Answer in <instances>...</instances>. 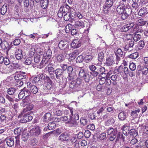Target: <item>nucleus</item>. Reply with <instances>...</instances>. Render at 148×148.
<instances>
[{
  "instance_id": "39",
  "label": "nucleus",
  "mask_w": 148,
  "mask_h": 148,
  "mask_svg": "<svg viewBox=\"0 0 148 148\" xmlns=\"http://www.w3.org/2000/svg\"><path fill=\"white\" fill-rule=\"evenodd\" d=\"M130 135L132 136L133 137H135L138 134L137 132L135 129H132L130 130Z\"/></svg>"
},
{
  "instance_id": "6",
  "label": "nucleus",
  "mask_w": 148,
  "mask_h": 148,
  "mask_svg": "<svg viewBox=\"0 0 148 148\" xmlns=\"http://www.w3.org/2000/svg\"><path fill=\"white\" fill-rule=\"evenodd\" d=\"M31 113V112H29L25 113V115H21L23 116V118L20 120V122L21 123H23L28 122L31 121L33 119L32 116L29 115Z\"/></svg>"
},
{
  "instance_id": "36",
  "label": "nucleus",
  "mask_w": 148,
  "mask_h": 148,
  "mask_svg": "<svg viewBox=\"0 0 148 148\" xmlns=\"http://www.w3.org/2000/svg\"><path fill=\"white\" fill-rule=\"evenodd\" d=\"M125 8H123L118 6L116 8V11L119 14H121L122 15L123 13L124 12V10Z\"/></svg>"
},
{
  "instance_id": "29",
  "label": "nucleus",
  "mask_w": 148,
  "mask_h": 148,
  "mask_svg": "<svg viewBox=\"0 0 148 148\" xmlns=\"http://www.w3.org/2000/svg\"><path fill=\"white\" fill-rule=\"evenodd\" d=\"M31 94H36L38 92L39 88L34 85L31 88H29Z\"/></svg>"
},
{
  "instance_id": "37",
  "label": "nucleus",
  "mask_w": 148,
  "mask_h": 148,
  "mask_svg": "<svg viewBox=\"0 0 148 148\" xmlns=\"http://www.w3.org/2000/svg\"><path fill=\"white\" fill-rule=\"evenodd\" d=\"M104 53L101 51L98 54V59L99 61L102 62L103 61L104 57Z\"/></svg>"
},
{
  "instance_id": "17",
  "label": "nucleus",
  "mask_w": 148,
  "mask_h": 148,
  "mask_svg": "<svg viewBox=\"0 0 148 148\" xmlns=\"http://www.w3.org/2000/svg\"><path fill=\"white\" fill-rule=\"evenodd\" d=\"M127 44L125 45L124 47V49L126 50H129L130 48L133 47L134 46V42L132 40H130V41H128Z\"/></svg>"
},
{
  "instance_id": "12",
  "label": "nucleus",
  "mask_w": 148,
  "mask_h": 148,
  "mask_svg": "<svg viewBox=\"0 0 148 148\" xmlns=\"http://www.w3.org/2000/svg\"><path fill=\"white\" fill-rule=\"evenodd\" d=\"M81 41L80 40L75 39L71 43V46L72 47L74 48H79L81 46Z\"/></svg>"
},
{
  "instance_id": "31",
  "label": "nucleus",
  "mask_w": 148,
  "mask_h": 148,
  "mask_svg": "<svg viewBox=\"0 0 148 148\" xmlns=\"http://www.w3.org/2000/svg\"><path fill=\"white\" fill-rule=\"evenodd\" d=\"M123 71V67L122 66H120L118 68L116 69L114 71V73L117 75L119 73H122Z\"/></svg>"
},
{
  "instance_id": "18",
  "label": "nucleus",
  "mask_w": 148,
  "mask_h": 148,
  "mask_svg": "<svg viewBox=\"0 0 148 148\" xmlns=\"http://www.w3.org/2000/svg\"><path fill=\"white\" fill-rule=\"evenodd\" d=\"M39 79L40 81L44 82L45 83H46L50 79L49 77L44 74H41L39 76Z\"/></svg>"
},
{
  "instance_id": "50",
  "label": "nucleus",
  "mask_w": 148,
  "mask_h": 148,
  "mask_svg": "<svg viewBox=\"0 0 148 148\" xmlns=\"http://www.w3.org/2000/svg\"><path fill=\"white\" fill-rule=\"evenodd\" d=\"M129 67L130 70L132 71H134L136 69V65L133 62L130 63Z\"/></svg>"
},
{
  "instance_id": "10",
  "label": "nucleus",
  "mask_w": 148,
  "mask_h": 148,
  "mask_svg": "<svg viewBox=\"0 0 148 148\" xmlns=\"http://www.w3.org/2000/svg\"><path fill=\"white\" fill-rule=\"evenodd\" d=\"M62 10L63 11L64 14H67V13L71 12L72 10H73L72 6L67 4H65L62 5L60 7Z\"/></svg>"
},
{
  "instance_id": "57",
  "label": "nucleus",
  "mask_w": 148,
  "mask_h": 148,
  "mask_svg": "<svg viewBox=\"0 0 148 148\" xmlns=\"http://www.w3.org/2000/svg\"><path fill=\"white\" fill-rule=\"evenodd\" d=\"M84 58L82 55L79 56L76 59V61L77 62H82Z\"/></svg>"
},
{
  "instance_id": "48",
  "label": "nucleus",
  "mask_w": 148,
  "mask_h": 148,
  "mask_svg": "<svg viewBox=\"0 0 148 148\" xmlns=\"http://www.w3.org/2000/svg\"><path fill=\"white\" fill-rule=\"evenodd\" d=\"M138 56L137 52H135L131 54L129 56V58L132 59H135L137 58Z\"/></svg>"
},
{
  "instance_id": "26",
  "label": "nucleus",
  "mask_w": 148,
  "mask_h": 148,
  "mask_svg": "<svg viewBox=\"0 0 148 148\" xmlns=\"http://www.w3.org/2000/svg\"><path fill=\"white\" fill-rule=\"evenodd\" d=\"M49 3L48 0H41L40 1L41 6L43 9H46L47 8Z\"/></svg>"
},
{
  "instance_id": "15",
  "label": "nucleus",
  "mask_w": 148,
  "mask_h": 148,
  "mask_svg": "<svg viewBox=\"0 0 148 148\" xmlns=\"http://www.w3.org/2000/svg\"><path fill=\"white\" fill-rule=\"evenodd\" d=\"M70 135L66 132H64L60 135L59 139L62 141L69 140Z\"/></svg>"
},
{
  "instance_id": "14",
  "label": "nucleus",
  "mask_w": 148,
  "mask_h": 148,
  "mask_svg": "<svg viewBox=\"0 0 148 148\" xmlns=\"http://www.w3.org/2000/svg\"><path fill=\"white\" fill-rule=\"evenodd\" d=\"M52 55L45 54V55L43 56L42 60L40 64L41 66L43 67V66H45L47 63L49 59L50 58Z\"/></svg>"
},
{
  "instance_id": "38",
  "label": "nucleus",
  "mask_w": 148,
  "mask_h": 148,
  "mask_svg": "<svg viewBox=\"0 0 148 148\" xmlns=\"http://www.w3.org/2000/svg\"><path fill=\"white\" fill-rule=\"evenodd\" d=\"M141 36L139 34H134L133 38L134 41L136 42L139 40L141 38Z\"/></svg>"
},
{
  "instance_id": "20",
  "label": "nucleus",
  "mask_w": 148,
  "mask_h": 148,
  "mask_svg": "<svg viewBox=\"0 0 148 148\" xmlns=\"http://www.w3.org/2000/svg\"><path fill=\"white\" fill-rule=\"evenodd\" d=\"M46 87L48 90H53V89L54 84L52 80L50 79L46 83Z\"/></svg>"
},
{
  "instance_id": "61",
  "label": "nucleus",
  "mask_w": 148,
  "mask_h": 148,
  "mask_svg": "<svg viewBox=\"0 0 148 148\" xmlns=\"http://www.w3.org/2000/svg\"><path fill=\"white\" fill-rule=\"evenodd\" d=\"M3 62L5 65H8L10 64V61L8 58L5 57L4 58Z\"/></svg>"
},
{
  "instance_id": "34",
  "label": "nucleus",
  "mask_w": 148,
  "mask_h": 148,
  "mask_svg": "<svg viewBox=\"0 0 148 148\" xmlns=\"http://www.w3.org/2000/svg\"><path fill=\"white\" fill-rule=\"evenodd\" d=\"M79 53V51L77 50H75L69 54V56L70 57L75 59L76 56Z\"/></svg>"
},
{
  "instance_id": "4",
  "label": "nucleus",
  "mask_w": 148,
  "mask_h": 148,
  "mask_svg": "<svg viewBox=\"0 0 148 148\" xmlns=\"http://www.w3.org/2000/svg\"><path fill=\"white\" fill-rule=\"evenodd\" d=\"M82 80L79 78H77L75 80L71 81L69 84V87L73 89H77L80 87L82 83Z\"/></svg>"
},
{
  "instance_id": "7",
  "label": "nucleus",
  "mask_w": 148,
  "mask_h": 148,
  "mask_svg": "<svg viewBox=\"0 0 148 148\" xmlns=\"http://www.w3.org/2000/svg\"><path fill=\"white\" fill-rule=\"evenodd\" d=\"M26 75L25 73L20 71L16 72L15 74L14 78L16 80H20L26 79Z\"/></svg>"
},
{
  "instance_id": "8",
  "label": "nucleus",
  "mask_w": 148,
  "mask_h": 148,
  "mask_svg": "<svg viewBox=\"0 0 148 148\" xmlns=\"http://www.w3.org/2000/svg\"><path fill=\"white\" fill-rule=\"evenodd\" d=\"M132 12V10L131 8H125L124 12L121 16L122 19L125 20L129 16L131 15Z\"/></svg>"
},
{
  "instance_id": "40",
  "label": "nucleus",
  "mask_w": 148,
  "mask_h": 148,
  "mask_svg": "<svg viewBox=\"0 0 148 148\" xmlns=\"http://www.w3.org/2000/svg\"><path fill=\"white\" fill-rule=\"evenodd\" d=\"M22 129V128L20 127L16 128L14 130V134L19 136L21 134Z\"/></svg>"
},
{
  "instance_id": "9",
  "label": "nucleus",
  "mask_w": 148,
  "mask_h": 148,
  "mask_svg": "<svg viewBox=\"0 0 148 148\" xmlns=\"http://www.w3.org/2000/svg\"><path fill=\"white\" fill-rule=\"evenodd\" d=\"M41 130L39 126H36L30 130L31 135L34 136H38L41 133Z\"/></svg>"
},
{
  "instance_id": "23",
  "label": "nucleus",
  "mask_w": 148,
  "mask_h": 148,
  "mask_svg": "<svg viewBox=\"0 0 148 148\" xmlns=\"http://www.w3.org/2000/svg\"><path fill=\"white\" fill-rule=\"evenodd\" d=\"M51 119V114L50 113L45 114L43 120L46 122H48Z\"/></svg>"
},
{
  "instance_id": "58",
  "label": "nucleus",
  "mask_w": 148,
  "mask_h": 148,
  "mask_svg": "<svg viewBox=\"0 0 148 148\" xmlns=\"http://www.w3.org/2000/svg\"><path fill=\"white\" fill-rule=\"evenodd\" d=\"M63 112L62 110H57L54 112V114L58 116H60L62 114Z\"/></svg>"
},
{
  "instance_id": "55",
  "label": "nucleus",
  "mask_w": 148,
  "mask_h": 148,
  "mask_svg": "<svg viewBox=\"0 0 148 148\" xmlns=\"http://www.w3.org/2000/svg\"><path fill=\"white\" fill-rule=\"evenodd\" d=\"M72 25L70 24L67 25L65 27V30L66 33H67L71 29Z\"/></svg>"
},
{
  "instance_id": "54",
  "label": "nucleus",
  "mask_w": 148,
  "mask_h": 148,
  "mask_svg": "<svg viewBox=\"0 0 148 148\" xmlns=\"http://www.w3.org/2000/svg\"><path fill=\"white\" fill-rule=\"evenodd\" d=\"M40 55H37L36 56H35L34 57V62L36 63L39 62L40 61Z\"/></svg>"
},
{
  "instance_id": "42",
  "label": "nucleus",
  "mask_w": 148,
  "mask_h": 148,
  "mask_svg": "<svg viewBox=\"0 0 148 148\" xmlns=\"http://www.w3.org/2000/svg\"><path fill=\"white\" fill-rule=\"evenodd\" d=\"M80 122L82 125L83 126H85L87 125L88 120L82 117L80 119Z\"/></svg>"
},
{
  "instance_id": "28",
  "label": "nucleus",
  "mask_w": 148,
  "mask_h": 148,
  "mask_svg": "<svg viewBox=\"0 0 148 148\" xmlns=\"http://www.w3.org/2000/svg\"><path fill=\"white\" fill-rule=\"evenodd\" d=\"M7 6L6 5H3L0 9V12L1 14L4 15L7 12Z\"/></svg>"
},
{
  "instance_id": "59",
  "label": "nucleus",
  "mask_w": 148,
  "mask_h": 148,
  "mask_svg": "<svg viewBox=\"0 0 148 148\" xmlns=\"http://www.w3.org/2000/svg\"><path fill=\"white\" fill-rule=\"evenodd\" d=\"M32 59L29 58L26 59L25 62V64L26 65H29L31 64L32 63Z\"/></svg>"
},
{
  "instance_id": "2",
  "label": "nucleus",
  "mask_w": 148,
  "mask_h": 148,
  "mask_svg": "<svg viewBox=\"0 0 148 148\" xmlns=\"http://www.w3.org/2000/svg\"><path fill=\"white\" fill-rule=\"evenodd\" d=\"M27 103L26 101L25 100H22L21 104L23 107H25L26 105H27V106L25 108L23 109L22 112L21 114V115H25V113H26L29 112H30V111L34 107L33 104L31 103H29L28 104H27Z\"/></svg>"
},
{
  "instance_id": "16",
  "label": "nucleus",
  "mask_w": 148,
  "mask_h": 148,
  "mask_svg": "<svg viewBox=\"0 0 148 148\" xmlns=\"http://www.w3.org/2000/svg\"><path fill=\"white\" fill-rule=\"evenodd\" d=\"M15 56L17 60H21L23 57L22 51V50L17 49L15 51Z\"/></svg>"
},
{
  "instance_id": "32",
  "label": "nucleus",
  "mask_w": 148,
  "mask_h": 148,
  "mask_svg": "<svg viewBox=\"0 0 148 148\" xmlns=\"http://www.w3.org/2000/svg\"><path fill=\"white\" fill-rule=\"evenodd\" d=\"M92 59V56L90 55H86L84 58V60L86 63L90 62Z\"/></svg>"
},
{
  "instance_id": "5",
  "label": "nucleus",
  "mask_w": 148,
  "mask_h": 148,
  "mask_svg": "<svg viewBox=\"0 0 148 148\" xmlns=\"http://www.w3.org/2000/svg\"><path fill=\"white\" fill-rule=\"evenodd\" d=\"M58 46L59 48L64 51H67L69 49V45L65 40H61L59 43Z\"/></svg>"
},
{
  "instance_id": "35",
  "label": "nucleus",
  "mask_w": 148,
  "mask_h": 148,
  "mask_svg": "<svg viewBox=\"0 0 148 148\" xmlns=\"http://www.w3.org/2000/svg\"><path fill=\"white\" fill-rule=\"evenodd\" d=\"M148 11L145 8H142L140 9L138 12V15H139L141 16L143 15Z\"/></svg>"
},
{
  "instance_id": "43",
  "label": "nucleus",
  "mask_w": 148,
  "mask_h": 148,
  "mask_svg": "<svg viewBox=\"0 0 148 148\" xmlns=\"http://www.w3.org/2000/svg\"><path fill=\"white\" fill-rule=\"evenodd\" d=\"M115 55H119L121 57H123L124 55L123 51L120 49H118L116 51V53H115Z\"/></svg>"
},
{
  "instance_id": "13",
  "label": "nucleus",
  "mask_w": 148,
  "mask_h": 148,
  "mask_svg": "<svg viewBox=\"0 0 148 148\" xmlns=\"http://www.w3.org/2000/svg\"><path fill=\"white\" fill-rule=\"evenodd\" d=\"M115 63L114 58L112 56H109L106 58L105 64L107 66H110Z\"/></svg>"
},
{
  "instance_id": "63",
  "label": "nucleus",
  "mask_w": 148,
  "mask_h": 148,
  "mask_svg": "<svg viewBox=\"0 0 148 148\" xmlns=\"http://www.w3.org/2000/svg\"><path fill=\"white\" fill-rule=\"evenodd\" d=\"M61 9H60V8L58 13V15L60 18H62L64 14L63 11Z\"/></svg>"
},
{
  "instance_id": "56",
  "label": "nucleus",
  "mask_w": 148,
  "mask_h": 148,
  "mask_svg": "<svg viewBox=\"0 0 148 148\" xmlns=\"http://www.w3.org/2000/svg\"><path fill=\"white\" fill-rule=\"evenodd\" d=\"M91 133L90 131L88 130H86L84 133L85 137L87 138H89L91 135Z\"/></svg>"
},
{
  "instance_id": "24",
  "label": "nucleus",
  "mask_w": 148,
  "mask_h": 148,
  "mask_svg": "<svg viewBox=\"0 0 148 148\" xmlns=\"http://www.w3.org/2000/svg\"><path fill=\"white\" fill-rule=\"evenodd\" d=\"M1 46V48L4 50L6 49H10L9 44L8 42L6 41H2Z\"/></svg>"
},
{
  "instance_id": "64",
  "label": "nucleus",
  "mask_w": 148,
  "mask_h": 148,
  "mask_svg": "<svg viewBox=\"0 0 148 148\" xmlns=\"http://www.w3.org/2000/svg\"><path fill=\"white\" fill-rule=\"evenodd\" d=\"M106 133L104 132H103L99 135V137L100 139L103 140L106 138Z\"/></svg>"
},
{
  "instance_id": "27",
  "label": "nucleus",
  "mask_w": 148,
  "mask_h": 148,
  "mask_svg": "<svg viewBox=\"0 0 148 148\" xmlns=\"http://www.w3.org/2000/svg\"><path fill=\"white\" fill-rule=\"evenodd\" d=\"M118 117L120 120H124L126 118V113L124 112H120L119 114Z\"/></svg>"
},
{
  "instance_id": "19",
  "label": "nucleus",
  "mask_w": 148,
  "mask_h": 148,
  "mask_svg": "<svg viewBox=\"0 0 148 148\" xmlns=\"http://www.w3.org/2000/svg\"><path fill=\"white\" fill-rule=\"evenodd\" d=\"M106 133L108 135L111 134H117V131L116 129H114L112 127H110L106 131Z\"/></svg>"
},
{
  "instance_id": "44",
  "label": "nucleus",
  "mask_w": 148,
  "mask_h": 148,
  "mask_svg": "<svg viewBox=\"0 0 148 148\" xmlns=\"http://www.w3.org/2000/svg\"><path fill=\"white\" fill-rule=\"evenodd\" d=\"M29 89V88H27V87H24L23 88V90L24 91L26 96H29L31 94V92Z\"/></svg>"
},
{
  "instance_id": "49",
  "label": "nucleus",
  "mask_w": 148,
  "mask_h": 148,
  "mask_svg": "<svg viewBox=\"0 0 148 148\" xmlns=\"http://www.w3.org/2000/svg\"><path fill=\"white\" fill-rule=\"evenodd\" d=\"M98 72H99V74H103L105 73V69L104 67H100L97 70Z\"/></svg>"
},
{
  "instance_id": "60",
  "label": "nucleus",
  "mask_w": 148,
  "mask_h": 148,
  "mask_svg": "<svg viewBox=\"0 0 148 148\" xmlns=\"http://www.w3.org/2000/svg\"><path fill=\"white\" fill-rule=\"evenodd\" d=\"M139 5L138 3H134L132 5V7L136 10H138V9Z\"/></svg>"
},
{
  "instance_id": "30",
  "label": "nucleus",
  "mask_w": 148,
  "mask_h": 148,
  "mask_svg": "<svg viewBox=\"0 0 148 148\" xmlns=\"http://www.w3.org/2000/svg\"><path fill=\"white\" fill-rule=\"evenodd\" d=\"M132 34H125L123 38L125 41L124 42H126L127 41H128L130 40H132Z\"/></svg>"
},
{
  "instance_id": "62",
  "label": "nucleus",
  "mask_w": 148,
  "mask_h": 148,
  "mask_svg": "<svg viewBox=\"0 0 148 148\" xmlns=\"http://www.w3.org/2000/svg\"><path fill=\"white\" fill-rule=\"evenodd\" d=\"M55 123H49L48 125V128L49 130L53 129L54 128Z\"/></svg>"
},
{
  "instance_id": "33",
  "label": "nucleus",
  "mask_w": 148,
  "mask_h": 148,
  "mask_svg": "<svg viewBox=\"0 0 148 148\" xmlns=\"http://www.w3.org/2000/svg\"><path fill=\"white\" fill-rule=\"evenodd\" d=\"M146 21L144 19L141 18L139 19L137 21V25L140 26H142L145 25Z\"/></svg>"
},
{
  "instance_id": "41",
  "label": "nucleus",
  "mask_w": 148,
  "mask_h": 148,
  "mask_svg": "<svg viewBox=\"0 0 148 148\" xmlns=\"http://www.w3.org/2000/svg\"><path fill=\"white\" fill-rule=\"evenodd\" d=\"M75 25L76 27H79L81 28H83L84 27V23L81 21H77L75 22Z\"/></svg>"
},
{
  "instance_id": "52",
  "label": "nucleus",
  "mask_w": 148,
  "mask_h": 148,
  "mask_svg": "<svg viewBox=\"0 0 148 148\" xmlns=\"http://www.w3.org/2000/svg\"><path fill=\"white\" fill-rule=\"evenodd\" d=\"M38 141L35 138H33L31 140L30 144L33 146H34L37 145Z\"/></svg>"
},
{
  "instance_id": "53",
  "label": "nucleus",
  "mask_w": 148,
  "mask_h": 148,
  "mask_svg": "<svg viewBox=\"0 0 148 148\" xmlns=\"http://www.w3.org/2000/svg\"><path fill=\"white\" fill-rule=\"evenodd\" d=\"M47 71L51 75H52L53 72H54L55 71L54 68L53 67H48L47 68Z\"/></svg>"
},
{
  "instance_id": "1",
  "label": "nucleus",
  "mask_w": 148,
  "mask_h": 148,
  "mask_svg": "<svg viewBox=\"0 0 148 148\" xmlns=\"http://www.w3.org/2000/svg\"><path fill=\"white\" fill-rule=\"evenodd\" d=\"M68 110H66V114H69V118L67 123L70 124V126H73L74 125L77 124V121L79 119V116L78 114L75 113L73 115V108L71 107H68Z\"/></svg>"
},
{
  "instance_id": "21",
  "label": "nucleus",
  "mask_w": 148,
  "mask_h": 148,
  "mask_svg": "<svg viewBox=\"0 0 148 148\" xmlns=\"http://www.w3.org/2000/svg\"><path fill=\"white\" fill-rule=\"evenodd\" d=\"M5 141H6L7 145L8 146L12 147L14 144V138H7L5 140Z\"/></svg>"
},
{
  "instance_id": "47",
  "label": "nucleus",
  "mask_w": 148,
  "mask_h": 148,
  "mask_svg": "<svg viewBox=\"0 0 148 148\" xmlns=\"http://www.w3.org/2000/svg\"><path fill=\"white\" fill-rule=\"evenodd\" d=\"M23 80H17L15 83V85L17 87H20L23 84Z\"/></svg>"
},
{
  "instance_id": "46",
  "label": "nucleus",
  "mask_w": 148,
  "mask_h": 148,
  "mask_svg": "<svg viewBox=\"0 0 148 148\" xmlns=\"http://www.w3.org/2000/svg\"><path fill=\"white\" fill-rule=\"evenodd\" d=\"M64 57L62 55H59L57 57V59L58 62H62L64 60Z\"/></svg>"
},
{
  "instance_id": "11",
  "label": "nucleus",
  "mask_w": 148,
  "mask_h": 148,
  "mask_svg": "<svg viewBox=\"0 0 148 148\" xmlns=\"http://www.w3.org/2000/svg\"><path fill=\"white\" fill-rule=\"evenodd\" d=\"M63 73L62 70L61 69L58 68L55 70L54 73L56 74V77L58 81L62 78L63 77Z\"/></svg>"
},
{
  "instance_id": "22",
  "label": "nucleus",
  "mask_w": 148,
  "mask_h": 148,
  "mask_svg": "<svg viewBox=\"0 0 148 148\" xmlns=\"http://www.w3.org/2000/svg\"><path fill=\"white\" fill-rule=\"evenodd\" d=\"M113 0H107L106 2L105 5L103 6V11L105 12L106 9V7L110 8L111 7L113 4Z\"/></svg>"
},
{
  "instance_id": "51",
  "label": "nucleus",
  "mask_w": 148,
  "mask_h": 148,
  "mask_svg": "<svg viewBox=\"0 0 148 148\" xmlns=\"http://www.w3.org/2000/svg\"><path fill=\"white\" fill-rule=\"evenodd\" d=\"M25 95V92L23 90V89L21 90V92L19 93L18 95V97L20 99H22L23 97Z\"/></svg>"
},
{
  "instance_id": "25",
  "label": "nucleus",
  "mask_w": 148,
  "mask_h": 148,
  "mask_svg": "<svg viewBox=\"0 0 148 148\" xmlns=\"http://www.w3.org/2000/svg\"><path fill=\"white\" fill-rule=\"evenodd\" d=\"M16 91V89L14 87H10L7 90V93L9 95L13 96L15 95V94Z\"/></svg>"
},
{
  "instance_id": "3",
  "label": "nucleus",
  "mask_w": 148,
  "mask_h": 148,
  "mask_svg": "<svg viewBox=\"0 0 148 148\" xmlns=\"http://www.w3.org/2000/svg\"><path fill=\"white\" fill-rule=\"evenodd\" d=\"M79 71L78 75L80 78H83L85 81L86 82H88L91 78L90 75L83 69H80Z\"/></svg>"
},
{
  "instance_id": "45",
  "label": "nucleus",
  "mask_w": 148,
  "mask_h": 148,
  "mask_svg": "<svg viewBox=\"0 0 148 148\" xmlns=\"http://www.w3.org/2000/svg\"><path fill=\"white\" fill-rule=\"evenodd\" d=\"M144 42L143 40H140L139 42L137 45L139 49H142L144 46Z\"/></svg>"
}]
</instances>
